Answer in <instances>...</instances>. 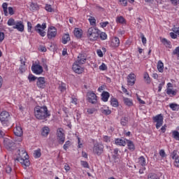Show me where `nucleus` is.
I'll return each mask as SVG.
<instances>
[{"mask_svg":"<svg viewBox=\"0 0 179 179\" xmlns=\"http://www.w3.org/2000/svg\"><path fill=\"white\" fill-rule=\"evenodd\" d=\"M41 134L43 136H48V134H50V128L48 127H44L42 129Z\"/></svg>","mask_w":179,"mask_h":179,"instance_id":"25","label":"nucleus"},{"mask_svg":"<svg viewBox=\"0 0 179 179\" xmlns=\"http://www.w3.org/2000/svg\"><path fill=\"white\" fill-rule=\"evenodd\" d=\"M57 138L59 143L62 145L65 142V134L63 129H58L57 131Z\"/></svg>","mask_w":179,"mask_h":179,"instance_id":"8","label":"nucleus"},{"mask_svg":"<svg viewBox=\"0 0 179 179\" xmlns=\"http://www.w3.org/2000/svg\"><path fill=\"white\" fill-rule=\"evenodd\" d=\"M103 152H104V145L103 144L96 143L94 145L93 153H94V155L100 156Z\"/></svg>","mask_w":179,"mask_h":179,"instance_id":"6","label":"nucleus"},{"mask_svg":"<svg viewBox=\"0 0 179 179\" xmlns=\"http://www.w3.org/2000/svg\"><path fill=\"white\" fill-rule=\"evenodd\" d=\"M116 145H118L119 146H125L127 145V140L117 138L115 140Z\"/></svg>","mask_w":179,"mask_h":179,"instance_id":"24","label":"nucleus"},{"mask_svg":"<svg viewBox=\"0 0 179 179\" xmlns=\"http://www.w3.org/2000/svg\"><path fill=\"white\" fill-rule=\"evenodd\" d=\"M7 24L8 26H15V24H16V21H15V19L13 18H10L7 22Z\"/></svg>","mask_w":179,"mask_h":179,"instance_id":"39","label":"nucleus"},{"mask_svg":"<svg viewBox=\"0 0 179 179\" xmlns=\"http://www.w3.org/2000/svg\"><path fill=\"white\" fill-rule=\"evenodd\" d=\"M163 86H164V82H162L159 85L158 92H162V89H163Z\"/></svg>","mask_w":179,"mask_h":179,"instance_id":"61","label":"nucleus"},{"mask_svg":"<svg viewBox=\"0 0 179 179\" xmlns=\"http://www.w3.org/2000/svg\"><path fill=\"white\" fill-rule=\"evenodd\" d=\"M91 26H96V18H94V17H90V18L88 19Z\"/></svg>","mask_w":179,"mask_h":179,"instance_id":"41","label":"nucleus"},{"mask_svg":"<svg viewBox=\"0 0 179 179\" xmlns=\"http://www.w3.org/2000/svg\"><path fill=\"white\" fill-rule=\"evenodd\" d=\"M82 64H80L79 63L75 62L74 64H73V71L76 73H83V71H85V69L81 67Z\"/></svg>","mask_w":179,"mask_h":179,"instance_id":"11","label":"nucleus"},{"mask_svg":"<svg viewBox=\"0 0 179 179\" xmlns=\"http://www.w3.org/2000/svg\"><path fill=\"white\" fill-rule=\"evenodd\" d=\"M13 29H16L18 31H24V24L22 21H16L15 24L13 27Z\"/></svg>","mask_w":179,"mask_h":179,"instance_id":"16","label":"nucleus"},{"mask_svg":"<svg viewBox=\"0 0 179 179\" xmlns=\"http://www.w3.org/2000/svg\"><path fill=\"white\" fill-rule=\"evenodd\" d=\"M48 38L51 40V38H54L57 36V29L55 27H50L48 29L47 34Z\"/></svg>","mask_w":179,"mask_h":179,"instance_id":"10","label":"nucleus"},{"mask_svg":"<svg viewBox=\"0 0 179 179\" xmlns=\"http://www.w3.org/2000/svg\"><path fill=\"white\" fill-rule=\"evenodd\" d=\"M45 29H47V24L45 23H43L42 24H38L34 27L35 31H37L41 37H45L46 33L44 31Z\"/></svg>","mask_w":179,"mask_h":179,"instance_id":"5","label":"nucleus"},{"mask_svg":"<svg viewBox=\"0 0 179 179\" xmlns=\"http://www.w3.org/2000/svg\"><path fill=\"white\" fill-rule=\"evenodd\" d=\"M69 146H71V142L69 141H66L63 148H64V150H68V149H69Z\"/></svg>","mask_w":179,"mask_h":179,"instance_id":"47","label":"nucleus"},{"mask_svg":"<svg viewBox=\"0 0 179 179\" xmlns=\"http://www.w3.org/2000/svg\"><path fill=\"white\" fill-rule=\"evenodd\" d=\"M123 101L125 106H127L128 107H132V106H134V101H132V99L129 98L124 97Z\"/></svg>","mask_w":179,"mask_h":179,"instance_id":"21","label":"nucleus"},{"mask_svg":"<svg viewBox=\"0 0 179 179\" xmlns=\"http://www.w3.org/2000/svg\"><path fill=\"white\" fill-rule=\"evenodd\" d=\"M129 119L127 117H122L121 119L120 124L122 127H127V124H128Z\"/></svg>","mask_w":179,"mask_h":179,"instance_id":"36","label":"nucleus"},{"mask_svg":"<svg viewBox=\"0 0 179 179\" xmlns=\"http://www.w3.org/2000/svg\"><path fill=\"white\" fill-rule=\"evenodd\" d=\"M111 46L112 47H119L120 46V38L115 37L112 39V42H111Z\"/></svg>","mask_w":179,"mask_h":179,"instance_id":"22","label":"nucleus"},{"mask_svg":"<svg viewBox=\"0 0 179 179\" xmlns=\"http://www.w3.org/2000/svg\"><path fill=\"white\" fill-rule=\"evenodd\" d=\"M100 71H107V65L106 64L102 63L101 66H99Z\"/></svg>","mask_w":179,"mask_h":179,"instance_id":"49","label":"nucleus"},{"mask_svg":"<svg viewBox=\"0 0 179 179\" xmlns=\"http://www.w3.org/2000/svg\"><path fill=\"white\" fill-rule=\"evenodd\" d=\"M135 78L136 76H135V74L134 73H130L128 76L127 82L130 86H134V85H135V80H136Z\"/></svg>","mask_w":179,"mask_h":179,"instance_id":"18","label":"nucleus"},{"mask_svg":"<svg viewBox=\"0 0 179 179\" xmlns=\"http://www.w3.org/2000/svg\"><path fill=\"white\" fill-rule=\"evenodd\" d=\"M171 159H173V160H176V159L178 158V151H177L176 150H174L171 153Z\"/></svg>","mask_w":179,"mask_h":179,"instance_id":"34","label":"nucleus"},{"mask_svg":"<svg viewBox=\"0 0 179 179\" xmlns=\"http://www.w3.org/2000/svg\"><path fill=\"white\" fill-rule=\"evenodd\" d=\"M70 40H71V37H69V34H66L62 37V43L66 44V43H68V41H69Z\"/></svg>","mask_w":179,"mask_h":179,"instance_id":"30","label":"nucleus"},{"mask_svg":"<svg viewBox=\"0 0 179 179\" xmlns=\"http://www.w3.org/2000/svg\"><path fill=\"white\" fill-rule=\"evenodd\" d=\"M173 33H175L177 36H179V27H173Z\"/></svg>","mask_w":179,"mask_h":179,"instance_id":"59","label":"nucleus"},{"mask_svg":"<svg viewBox=\"0 0 179 179\" xmlns=\"http://www.w3.org/2000/svg\"><path fill=\"white\" fill-rule=\"evenodd\" d=\"M118 1L122 6H127L128 5V1H127V0H118Z\"/></svg>","mask_w":179,"mask_h":179,"instance_id":"50","label":"nucleus"},{"mask_svg":"<svg viewBox=\"0 0 179 179\" xmlns=\"http://www.w3.org/2000/svg\"><path fill=\"white\" fill-rule=\"evenodd\" d=\"M172 137L173 138V139H176V141H179V132L176 130L173 131Z\"/></svg>","mask_w":179,"mask_h":179,"instance_id":"37","label":"nucleus"},{"mask_svg":"<svg viewBox=\"0 0 179 179\" xmlns=\"http://www.w3.org/2000/svg\"><path fill=\"white\" fill-rule=\"evenodd\" d=\"M2 8H3V10L5 16H8V9L9 15H15V10H13V8L12 7L8 8V3H3L2 4Z\"/></svg>","mask_w":179,"mask_h":179,"instance_id":"9","label":"nucleus"},{"mask_svg":"<svg viewBox=\"0 0 179 179\" xmlns=\"http://www.w3.org/2000/svg\"><path fill=\"white\" fill-rule=\"evenodd\" d=\"M110 104L113 107H118V101L115 98H113L110 101Z\"/></svg>","mask_w":179,"mask_h":179,"instance_id":"40","label":"nucleus"},{"mask_svg":"<svg viewBox=\"0 0 179 179\" xmlns=\"http://www.w3.org/2000/svg\"><path fill=\"white\" fill-rule=\"evenodd\" d=\"M101 112L102 113V114H104L105 115H110V114H111V110H110L108 108H101Z\"/></svg>","mask_w":179,"mask_h":179,"instance_id":"33","label":"nucleus"},{"mask_svg":"<svg viewBox=\"0 0 179 179\" xmlns=\"http://www.w3.org/2000/svg\"><path fill=\"white\" fill-rule=\"evenodd\" d=\"M99 37L101 40H107V34H106V32L99 31Z\"/></svg>","mask_w":179,"mask_h":179,"instance_id":"42","label":"nucleus"},{"mask_svg":"<svg viewBox=\"0 0 179 179\" xmlns=\"http://www.w3.org/2000/svg\"><path fill=\"white\" fill-rule=\"evenodd\" d=\"M144 79H145L147 83H150V77L148 73L144 74Z\"/></svg>","mask_w":179,"mask_h":179,"instance_id":"51","label":"nucleus"},{"mask_svg":"<svg viewBox=\"0 0 179 179\" xmlns=\"http://www.w3.org/2000/svg\"><path fill=\"white\" fill-rule=\"evenodd\" d=\"M6 172L8 173V174H10V173L12 172V168L9 166H6Z\"/></svg>","mask_w":179,"mask_h":179,"instance_id":"60","label":"nucleus"},{"mask_svg":"<svg viewBox=\"0 0 179 179\" xmlns=\"http://www.w3.org/2000/svg\"><path fill=\"white\" fill-rule=\"evenodd\" d=\"M36 85L39 89H44L45 87V78L44 77L38 78Z\"/></svg>","mask_w":179,"mask_h":179,"instance_id":"15","label":"nucleus"},{"mask_svg":"<svg viewBox=\"0 0 179 179\" xmlns=\"http://www.w3.org/2000/svg\"><path fill=\"white\" fill-rule=\"evenodd\" d=\"M29 5V10H31V12H34L40 9V7L38 6V4H37V3L30 2Z\"/></svg>","mask_w":179,"mask_h":179,"instance_id":"19","label":"nucleus"},{"mask_svg":"<svg viewBox=\"0 0 179 179\" xmlns=\"http://www.w3.org/2000/svg\"><path fill=\"white\" fill-rule=\"evenodd\" d=\"M20 71L22 73H23V72H26V64H24V65L20 66Z\"/></svg>","mask_w":179,"mask_h":179,"instance_id":"54","label":"nucleus"},{"mask_svg":"<svg viewBox=\"0 0 179 179\" xmlns=\"http://www.w3.org/2000/svg\"><path fill=\"white\" fill-rule=\"evenodd\" d=\"M138 160L141 166H142L143 167L145 166V165L146 164V159H145V157L143 156L140 157L138 158Z\"/></svg>","mask_w":179,"mask_h":179,"instance_id":"35","label":"nucleus"},{"mask_svg":"<svg viewBox=\"0 0 179 179\" xmlns=\"http://www.w3.org/2000/svg\"><path fill=\"white\" fill-rule=\"evenodd\" d=\"M88 100L90 103L92 104H94L97 103V96L93 92H90L87 93Z\"/></svg>","mask_w":179,"mask_h":179,"instance_id":"14","label":"nucleus"},{"mask_svg":"<svg viewBox=\"0 0 179 179\" xmlns=\"http://www.w3.org/2000/svg\"><path fill=\"white\" fill-rule=\"evenodd\" d=\"M116 23H120V24H124L125 23V18L122 16H118L116 17Z\"/></svg>","mask_w":179,"mask_h":179,"instance_id":"31","label":"nucleus"},{"mask_svg":"<svg viewBox=\"0 0 179 179\" xmlns=\"http://www.w3.org/2000/svg\"><path fill=\"white\" fill-rule=\"evenodd\" d=\"M73 33L74 36L77 37V38H80L82 36H83V31L79 28H75Z\"/></svg>","mask_w":179,"mask_h":179,"instance_id":"20","label":"nucleus"},{"mask_svg":"<svg viewBox=\"0 0 179 179\" xmlns=\"http://www.w3.org/2000/svg\"><path fill=\"white\" fill-rule=\"evenodd\" d=\"M170 36H171V38H177L178 35H177V34H176L174 32H171Z\"/></svg>","mask_w":179,"mask_h":179,"instance_id":"63","label":"nucleus"},{"mask_svg":"<svg viewBox=\"0 0 179 179\" xmlns=\"http://www.w3.org/2000/svg\"><path fill=\"white\" fill-rule=\"evenodd\" d=\"M126 145H127L128 149L129 150H131V152H134V150H135V145H134V142L129 140H126Z\"/></svg>","mask_w":179,"mask_h":179,"instance_id":"23","label":"nucleus"},{"mask_svg":"<svg viewBox=\"0 0 179 179\" xmlns=\"http://www.w3.org/2000/svg\"><path fill=\"white\" fill-rule=\"evenodd\" d=\"M141 40H142V43H143V45H145V44H146L147 40L143 34H141Z\"/></svg>","mask_w":179,"mask_h":179,"instance_id":"62","label":"nucleus"},{"mask_svg":"<svg viewBox=\"0 0 179 179\" xmlns=\"http://www.w3.org/2000/svg\"><path fill=\"white\" fill-rule=\"evenodd\" d=\"M157 69H158L159 72H160L161 73H163V71L164 69V64L162 63V62L161 60H159L158 62Z\"/></svg>","mask_w":179,"mask_h":179,"instance_id":"26","label":"nucleus"},{"mask_svg":"<svg viewBox=\"0 0 179 179\" xmlns=\"http://www.w3.org/2000/svg\"><path fill=\"white\" fill-rule=\"evenodd\" d=\"M31 71L36 75H41V73H43V66L38 64H33L31 66Z\"/></svg>","mask_w":179,"mask_h":179,"instance_id":"12","label":"nucleus"},{"mask_svg":"<svg viewBox=\"0 0 179 179\" xmlns=\"http://www.w3.org/2000/svg\"><path fill=\"white\" fill-rule=\"evenodd\" d=\"M34 157H36V159H38V157H41V149L36 150L34 152Z\"/></svg>","mask_w":179,"mask_h":179,"instance_id":"38","label":"nucleus"},{"mask_svg":"<svg viewBox=\"0 0 179 179\" xmlns=\"http://www.w3.org/2000/svg\"><path fill=\"white\" fill-rule=\"evenodd\" d=\"M96 54H97V55H99L101 58L103 57V51H101V50H97Z\"/></svg>","mask_w":179,"mask_h":179,"instance_id":"64","label":"nucleus"},{"mask_svg":"<svg viewBox=\"0 0 179 179\" xmlns=\"http://www.w3.org/2000/svg\"><path fill=\"white\" fill-rule=\"evenodd\" d=\"M87 59V56L85 54H79L77 57V64H79L80 65H83V64H86V61Z\"/></svg>","mask_w":179,"mask_h":179,"instance_id":"13","label":"nucleus"},{"mask_svg":"<svg viewBox=\"0 0 179 179\" xmlns=\"http://www.w3.org/2000/svg\"><path fill=\"white\" fill-rule=\"evenodd\" d=\"M100 36V31L99 29L92 27L88 29L87 32V37L90 41H96Z\"/></svg>","mask_w":179,"mask_h":179,"instance_id":"3","label":"nucleus"},{"mask_svg":"<svg viewBox=\"0 0 179 179\" xmlns=\"http://www.w3.org/2000/svg\"><path fill=\"white\" fill-rule=\"evenodd\" d=\"M173 55H177V57H179V47H177L173 51Z\"/></svg>","mask_w":179,"mask_h":179,"instance_id":"55","label":"nucleus"},{"mask_svg":"<svg viewBox=\"0 0 179 179\" xmlns=\"http://www.w3.org/2000/svg\"><path fill=\"white\" fill-rule=\"evenodd\" d=\"M59 90L62 92L64 93L66 90V84L64 83H61L59 84Z\"/></svg>","mask_w":179,"mask_h":179,"instance_id":"28","label":"nucleus"},{"mask_svg":"<svg viewBox=\"0 0 179 179\" xmlns=\"http://www.w3.org/2000/svg\"><path fill=\"white\" fill-rule=\"evenodd\" d=\"M27 29H28V31L29 33H31V29H32L31 22H27Z\"/></svg>","mask_w":179,"mask_h":179,"instance_id":"58","label":"nucleus"},{"mask_svg":"<svg viewBox=\"0 0 179 179\" xmlns=\"http://www.w3.org/2000/svg\"><path fill=\"white\" fill-rule=\"evenodd\" d=\"M148 179H160L155 173H150L148 175Z\"/></svg>","mask_w":179,"mask_h":179,"instance_id":"44","label":"nucleus"},{"mask_svg":"<svg viewBox=\"0 0 179 179\" xmlns=\"http://www.w3.org/2000/svg\"><path fill=\"white\" fill-rule=\"evenodd\" d=\"M95 112H96V109L94 108H88L87 110V113H88L89 114H94Z\"/></svg>","mask_w":179,"mask_h":179,"instance_id":"57","label":"nucleus"},{"mask_svg":"<svg viewBox=\"0 0 179 179\" xmlns=\"http://www.w3.org/2000/svg\"><path fill=\"white\" fill-rule=\"evenodd\" d=\"M18 152L19 156L17 157L16 160L20 162L22 166L29 167V166H30V161H29V155H27V152H26V150L22 149L19 150Z\"/></svg>","mask_w":179,"mask_h":179,"instance_id":"2","label":"nucleus"},{"mask_svg":"<svg viewBox=\"0 0 179 179\" xmlns=\"http://www.w3.org/2000/svg\"><path fill=\"white\" fill-rule=\"evenodd\" d=\"M45 10H47L48 12H52L54 10V9H52V8L51 7V5H48L47 4L45 6Z\"/></svg>","mask_w":179,"mask_h":179,"instance_id":"52","label":"nucleus"},{"mask_svg":"<svg viewBox=\"0 0 179 179\" xmlns=\"http://www.w3.org/2000/svg\"><path fill=\"white\" fill-rule=\"evenodd\" d=\"M80 163L83 167H84L85 169H89V163H87V162L81 161Z\"/></svg>","mask_w":179,"mask_h":179,"instance_id":"48","label":"nucleus"},{"mask_svg":"<svg viewBox=\"0 0 179 179\" xmlns=\"http://www.w3.org/2000/svg\"><path fill=\"white\" fill-rule=\"evenodd\" d=\"M109 24H110V22L106 21V22H101L100 26H101V27H102V29H104L105 27H107V25Z\"/></svg>","mask_w":179,"mask_h":179,"instance_id":"53","label":"nucleus"},{"mask_svg":"<svg viewBox=\"0 0 179 179\" xmlns=\"http://www.w3.org/2000/svg\"><path fill=\"white\" fill-rule=\"evenodd\" d=\"M166 94L171 97L172 96H176L177 94V92L173 90L171 88H167Z\"/></svg>","mask_w":179,"mask_h":179,"instance_id":"29","label":"nucleus"},{"mask_svg":"<svg viewBox=\"0 0 179 179\" xmlns=\"http://www.w3.org/2000/svg\"><path fill=\"white\" fill-rule=\"evenodd\" d=\"M154 122H156V128L157 129H159L162 125H163V115L159 114L157 115L156 116L153 117L152 118Z\"/></svg>","mask_w":179,"mask_h":179,"instance_id":"7","label":"nucleus"},{"mask_svg":"<svg viewBox=\"0 0 179 179\" xmlns=\"http://www.w3.org/2000/svg\"><path fill=\"white\" fill-rule=\"evenodd\" d=\"M159 153V156H161L162 159H164V157H167V155L166 154V151H164V150H160Z\"/></svg>","mask_w":179,"mask_h":179,"instance_id":"45","label":"nucleus"},{"mask_svg":"<svg viewBox=\"0 0 179 179\" xmlns=\"http://www.w3.org/2000/svg\"><path fill=\"white\" fill-rule=\"evenodd\" d=\"M37 79V77L34 76L33 74H29L28 76V80L29 82H34Z\"/></svg>","mask_w":179,"mask_h":179,"instance_id":"46","label":"nucleus"},{"mask_svg":"<svg viewBox=\"0 0 179 179\" xmlns=\"http://www.w3.org/2000/svg\"><path fill=\"white\" fill-rule=\"evenodd\" d=\"M169 107L173 111H178L179 110V105L177 103H170Z\"/></svg>","mask_w":179,"mask_h":179,"instance_id":"32","label":"nucleus"},{"mask_svg":"<svg viewBox=\"0 0 179 179\" xmlns=\"http://www.w3.org/2000/svg\"><path fill=\"white\" fill-rule=\"evenodd\" d=\"M14 134L15 136H22L23 135V129L20 124H16L13 129Z\"/></svg>","mask_w":179,"mask_h":179,"instance_id":"17","label":"nucleus"},{"mask_svg":"<svg viewBox=\"0 0 179 179\" xmlns=\"http://www.w3.org/2000/svg\"><path fill=\"white\" fill-rule=\"evenodd\" d=\"M6 143L8 146V148H13V145H15V143L9 139L6 140Z\"/></svg>","mask_w":179,"mask_h":179,"instance_id":"43","label":"nucleus"},{"mask_svg":"<svg viewBox=\"0 0 179 179\" xmlns=\"http://www.w3.org/2000/svg\"><path fill=\"white\" fill-rule=\"evenodd\" d=\"M10 120V114L9 112L3 110L0 113V122L3 127H8Z\"/></svg>","mask_w":179,"mask_h":179,"instance_id":"4","label":"nucleus"},{"mask_svg":"<svg viewBox=\"0 0 179 179\" xmlns=\"http://www.w3.org/2000/svg\"><path fill=\"white\" fill-rule=\"evenodd\" d=\"M34 115L37 120H45L51 116V113L48 111L47 106H37L34 108Z\"/></svg>","mask_w":179,"mask_h":179,"instance_id":"1","label":"nucleus"},{"mask_svg":"<svg viewBox=\"0 0 179 179\" xmlns=\"http://www.w3.org/2000/svg\"><path fill=\"white\" fill-rule=\"evenodd\" d=\"M101 97L103 101H108V98L110 97V94L107 92H103L101 94Z\"/></svg>","mask_w":179,"mask_h":179,"instance_id":"27","label":"nucleus"},{"mask_svg":"<svg viewBox=\"0 0 179 179\" xmlns=\"http://www.w3.org/2000/svg\"><path fill=\"white\" fill-rule=\"evenodd\" d=\"M173 160H174L173 164L175 167H179V157Z\"/></svg>","mask_w":179,"mask_h":179,"instance_id":"56","label":"nucleus"}]
</instances>
